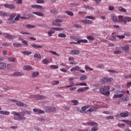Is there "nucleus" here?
Segmentation results:
<instances>
[{
    "mask_svg": "<svg viewBox=\"0 0 131 131\" xmlns=\"http://www.w3.org/2000/svg\"><path fill=\"white\" fill-rule=\"evenodd\" d=\"M110 90V86L108 85H104L103 87L100 88L99 89L100 94L104 96H106V97L110 96V92H109Z\"/></svg>",
    "mask_w": 131,
    "mask_h": 131,
    "instance_id": "f257e3e1",
    "label": "nucleus"
},
{
    "mask_svg": "<svg viewBox=\"0 0 131 131\" xmlns=\"http://www.w3.org/2000/svg\"><path fill=\"white\" fill-rule=\"evenodd\" d=\"M11 114L14 115V119L15 120H26V118L25 117H21V114L17 112H12Z\"/></svg>",
    "mask_w": 131,
    "mask_h": 131,
    "instance_id": "f03ea898",
    "label": "nucleus"
},
{
    "mask_svg": "<svg viewBox=\"0 0 131 131\" xmlns=\"http://www.w3.org/2000/svg\"><path fill=\"white\" fill-rule=\"evenodd\" d=\"M119 21L120 22H123L124 24H126L127 22H131V17L125 16L123 17V16L120 15L118 16Z\"/></svg>",
    "mask_w": 131,
    "mask_h": 131,
    "instance_id": "7ed1b4c3",
    "label": "nucleus"
},
{
    "mask_svg": "<svg viewBox=\"0 0 131 131\" xmlns=\"http://www.w3.org/2000/svg\"><path fill=\"white\" fill-rule=\"evenodd\" d=\"M4 35V37L7 39H14V38H17V36H13V35H9L7 33L2 34Z\"/></svg>",
    "mask_w": 131,
    "mask_h": 131,
    "instance_id": "20e7f679",
    "label": "nucleus"
},
{
    "mask_svg": "<svg viewBox=\"0 0 131 131\" xmlns=\"http://www.w3.org/2000/svg\"><path fill=\"white\" fill-rule=\"evenodd\" d=\"M113 80H114V79L112 77H108V78L103 77L101 79V81L104 83L111 82V81H113Z\"/></svg>",
    "mask_w": 131,
    "mask_h": 131,
    "instance_id": "39448f33",
    "label": "nucleus"
},
{
    "mask_svg": "<svg viewBox=\"0 0 131 131\" xmlns=\"http://www.w3.org/2000/svg\"><path fill=\"white\" fill-rule=\"evenodd\" d=\"M121 49L124 51V53L126 54H127L128 52H129V50H130V48H129V46L127 45H125V46L121 47Z\"/></svg>",
    "mask_w": 131,
    "mask_h": 131,
    "instance_id": "423d86ee",
    "label": "nucleus"
},
{
    "mask_svg": "<svg viewBox=\"0 0 131 131\" xmlns=\"http://www.w3.org/2000/svg\"><path fill=\"white\" fill-rule=\"evenodd\" d=\"M46 112L50 113V112H55L56 111V108L51 107V106H47L45 108Z\"/></svg>",
    "mask_w": 131,
    "mask_h": 131,
    "instance_id": "0eeeda50",
    "label": "nucleus"
},
{
    "mask_svg": "<svg viewBox=\"0 0 131 131\" xmlns=\"http://www.w3.org/2000/svg\"><path fill=\"white\" fill-rule=\"evenodd\" d=\"M34 98L36 100H45L46 99V97L42 95H34Z\"/></svg>",
    "mask_w": 131,
    "mask_h": 131,
    "instance_id": "6e6552de",
    "label": "nucleus"
},
{
    "mask_svg": "<svg viewBox=\"0 0 131 131\" xmlns=\"http://www.w3.org/2000/svg\"><path fill=\"white\" fill-rule=\"evenodd\" d=\"M16 105L18 106L24 107V108H27L28 107L27 104H25L22 102H16Z\"/></svg>",
    "mask_w": 131,
    "mask_h": 131,
    "instance_id": "1a4fd4ad",
    "label": "nucleus"
},
{
    "mask_svg": "<svg viewBox=\"0 0 131 131\" xmlns=\"http://www.w3.org/2000/svg\"><path fill=\"white\" fill-rule=\"evenodd\" d=\"M128 115H129V113H128L127 111H125L124 113H121L120 114V116L123 118L127 117Z\"/></svg>",
    "mask_w": 131,
    "mask_h": 131,
    "instance_id": "9d476101",
    "label": "nucleus"
},
{
    "mask_svg": "<svg viewBox=\"0 0 131 131\" xmlns=\"http://www.w3.org/2000/svg\"><path fill=\"white\" fill-rule=\"evenodd\" d=\"M31 8H32V9H39L40 10H42L43 9L42 6L36 5H31Z\"/></svg>",
    "mask_w": 131,
    "mask_h": 131,
    "instance_id": "9b49d317",
    "label": "nucleus"
},
{
    "mask_svg": "<svg viewBox=\"0 0 131 131\" xmlns=\"http://www.w3.org/2000/svg\"><path fill=\"white\" fill-rule=\"evenodd\" d=\"M87 124L89 125L90 126H98V123L94 121L88 122H87Z\"/></svg>",
    "mask_w": 131,
    "mask_h": 131,
    "instance_id": "f8f14e48",
    "label": "nucleus"
},
{
    "mask_svg": "<svg viewBox=\"0 0 131 131\" xmlns=\"http://www.w3.org/2000/svg\"><path fill=\"white\" fill-rule=\"evenodd\" d=\"M33 111L35 112V113H37L38 114H43V113H45V111L41 110H38L36 108H34L33 110Z\"/></svg>",
    "mask_w": 131,
    "mask_h": 131,
    "instance_id": "ddd939ff",
    "label": "nucleus"
},
{
    "mask_svg": "<svg viewBox=\"0 0 131 131\" xmlns=\"http://www.w3.org/2000/svg\"><path fill=\"white\" fill-rule=\"evenodd\" d=\"M1 17H8L9 14L5 11H0Z\"/></svg>",
    "mask_w": 131,
    "mask_h": 131,
    "instance_id": "4468645a",
    "label": "nucleus"
},
{
    "mask_svg": "<svg viewBox=\"0 0 131 131\" xmlns=\"http://www.w3.org/2000/svg\"><path fill=\"white\" fill-rule=\"evenodd\" d=\"M24 75V73L16 72L13 73V76H23Z\"/></svg>",
    "mask_w": 131,
    "mask_h": 131,
    "instance_id": "2eb2a0df",
    "label": "nucleus"
},
{
    "mask_svg": "<svg viewBox=\"0 0 131 131\" xmlns=\"http://www.w3.org/2000/svg\"><path fill=\"white\" fill-rule=\"evenodd\" d=\"M79 51L77 50H73L71 52V55H79Z\"/></svg>",
    "mask_w": 131,
    "mask_h": 131,
    "instance_id": "dca6fc26",
    "label": "nucleus"
},
{
    "mask_svg": "<svg viewBox=\"0 0 131 131\" xmlns=\"http://www.w3.org/2000/svg\"><path fill=\"white\" fill-rule=\"evenodd\" d=\"M7 64L4 62H0V69H6Z\"/></svg>",
    "mask_w": 131,
    "mask_h": 131,
    "instance_id": "f3484780",
    "label": "nucleus"
},
{
    "mask_svg": "<svg viewBox=\"0 0 131 131\" xmlns=\"http://www.w3.org/2000/svg\"><path fill=\"white\" fill-rule=\"evenodd\" d=\"M39 73L38 72H33L32 73L31 76L33 78H34L35 77H37L38 75H39Z\"/></svg>",
    "mask_w": 131,
    "mask_h": 131,
    "instance_id": "a211bd4d",
    "label": "nucleus"
},
{
    "mask_svg": "<svg viewBox=\"0 0 131 131\" xmlns=\"http://www.w3.org/2000/svg\"><path fill=\"white\" fill-rule=\"evenodd\" d=\"M91 107H92V106H91L90 105H86V106L82 107L81 110H82V111H86V110L89 109V108H91Z\"/></svg>",
    "mask_w": 131,
    "mask_h": 131,
    "instance_id": "6ab92c4d",
    "label": "nucleus"
},
{
    "mask_svg": "<svg viewBox=\"0 0 131 131\" xmlns=\"http://www.w3.org/2000/svg\"><path fill=\"white\" fill-rule=\"evenodd\" d=\"M32 47L34 48L35 49H41L42 48V46L41 45H36L35 44H32Z\"/></svg>",
    "mask_w": 131,
    "mask_h": 131,
    "instance_id": "aec40b11",
    "label": "nucleus"
},
{
    "mask_svg": "<svg viewBox=\"0 0 131 131\" xmlns=\"http://www.w3.org/2000/svg\"><path fill=\"white\" fill-rule=\"evenodd\" d=\"M80 69V68H79V66H76V67H73L71 69V71L72 72L73 71H77L78 70H79Z\"/></svg>",
    "mask_w": 131,
    "mask_h": 131,
    "instance_id": "412c9836",
    "label": "nucleus"
},
{
    "mask_svg": "<svg viewBox=\"0 0 131 131\" xmlns=\"http://www.w3.org/2000/svg\"><path fill=\"white\" fill-rule=\"evenodd\" d=\"M0 114H3V115H9L10 113L9 111H1Z\"/></svg>",
    "mask_w": 131,
    "mask_h": 131,
    "instance_id": "4be33fe9",
    "label": "nucleus"
},
{
    "mask_svg": "<svg viewBox=\"0 0 131 131\" xmlns=\"http://www.w3.org/2000/svg\"><path fill=\"white\" fill-rule=\"evenodd\" d=\"M51 29L52 30H55L56 31H61V30H64V29L63 28H51Z\"/></svg>",
    "mask_w": 131,
    "mask_h": 131,
    "instance_id": "5701e85b",
    "label": "nucleus"
},
{
    "mask_svg": "<svg viewBox=\"0 0 131 131\" xmlns=\"http://www.w3.org/2000/svg\"><path fill=\"white\" fill-rule=\"evenodd\" d=\"M19 40H21V42H23V43H24V45H25V46H28V42H27V41L23 39L22 38L19 37Z\"/></svg>",
    "mask_w": 131,
    "mask_h": 131,
    "instance_id": "b1692460",
    "label": "nucleus"
},
{
    "mask_svg": "<svg viewBox=\"0 0 131 131\" xmlns=\"http://www.w3.org/2000/svg\"><path fill=\"white\" fill-rule=\"evenodd\" d=\"M32 14L37 15V16H39V17H43V14L41 12H32Z\"/></svg>",
    "mask_w": 131,
    "mask_h": 131,
    "instance_id": "393cba45",
    "label": "nucleus"
},
{
    "mask_svg": "<svg viewBox=\"0 0 131 131\" xmlns=\"http://www.w3.org/2000/svg\"><path fill=\"white\" fill-rule=\"evenodd\" d=\"M24 70H32L31 66H26L24 67Z\"/></svg>",
    "mask_w": 131,
    "mask_h": 131,
    "instance_id": "a878e982",
    "label": "nucleus"
},
{
    "mask_svg": "<svg viewBox=\"0 0 131 131\" xmlns=\"http://www.w3.org/2000/svg\"><path fill=\"white\" fill-rule=\"evenodd\" d=\"M42 62L45 65H48L50 63V61L47 59H44L42 60Z\"/></svg>",
    "mask_w": 131,
    "mask_h": 131,
    "instance_id": "bb28decb",
    "label": "nucleus"
},
{
    "mask_svg": "<svg viewBox=\"0 0 131 131\" xmlns=\"http://www.w3.org/2000/svg\"><path fill=\"white\" fill-rule=\"evenodd\" d=\"M122 97H123V94L115 95L113 99H117V98H121Z\"/></svg>",
    "mask_w": 131,
    "mask_h": 131,
    "instance_id": "cd10ccee",
    "label": "nucleus"
},
{
    "mask_svg": "<svg viewBox=\"0 0 131 131\" xmlns=\"http://www.w3.org/2000/svg\"><path fill=\"white\" fill-rule=\"evenodd\" d=\"M8 60L10 62H15L16 61V58H15V57H9L8 58Z\"/></svg>",
    "mask_w": 131,
    "mask_h": 131,
    "instance_id": "c85d7f7f",
    "label": "nucleus"
},
{
    "mask_svg": "<svg viewBox=\"0 0 131 131\" xmlns=\"http://www.w3.org/2000/svg\"><path fill=\"white\" fill-rule=\"evenodd\" d=\"M118 10L120 12H123V13H125L126 12V9L123 8L122 7H119Z\"/></svg>",
    "mask_w": 131,
    "mask_h": 131,
    "instance_id": "c756f323",
    "label": "nucleus"
},
{
    "mask_svg": "<svg viewBox=\"0 0 131 131\" xmlns=\"http://www.w3.org/2000/svg\"><path fill=\"white\" fill-rule=\"evenodd\" d=\"M122 122H125V123H127L129 125H131V121L128 120H122Z\"/></svg>",
    "mask_w": 131,
    "mask_h": 131,
    "instance_id": "7c9ffc66",
    "label": "nucleus"
},
{
    "mask_svg": "<svg viewBox=\"0 0 131 131\" xmlns=\"http://www.w3.org/2000/svg\"><path fill=\"white\" fill-rule=\"evenodd\" d=\"M75 85H81V86H88V84L85 82H82L79 84H76Z\"/></svg>",
    "mask_w": 131,
    "mask_h": 131,
    "instance_id": "2f4dec72",
    "label": "nucleus"
},
{
    "mask_svg": "<svg viewBox=\"0 0 131 131\" xmlns=\"http://www.w3.org/2000/svg\"><path fill=\"white\" fill-rule=\"evenodd\" d=\"M16 16H17L16 14H13L10 15V17L9 18V20L10 21L13 20V19H14V18H15Z\"/></svg>",
    "mask_w": 131,
    "mask_h": 131,
    "instance_id": "473e14b6",
    "label": "nucleus"
},
{
    "mask_svg": "<svg viewBox=\"0 0 131 131\" xmlns=\"http://www.w3.org/2000/svg\"><path fill=\"white\" fill-rule=\"evenodd\" d=\"M8 9L10 10H15V9H16V7L14 6V4H10L9 5Z\"/></svg>",
    "mask_w": 131,
    "mask_h": 131,
    "instance_id": "72a5a7b5",
    "label": "nucleus"
},
{
    "mask_svg": "<svg viewBox=\"0 0 131 131\" xmlns=\"http://www.w3.org/2000/svg\"><path fill=\"white\" fill-rule=\"evenodd\" d=\"M34 58H37L38 59H41V55H40V54H38L37 53H36L34 55Z\"/></svg>",
    "mask_w": 131,
    "mask_h": 131,
    "instance_id": "f704fd0d",
    "label": "nucleus"
},
{
    "mask_svg": "<svg viewBox=\"0 0 131 131\" xmlns=\"http://www.w3.org/2000/svg\"><path fill=\"white\" fill-rule=\"evenodd\" d=\"M50 53H51V54H52L53 55H54V56H56L57 57H59V54L57 53V52H56V51H50Z\"/></svg>",
    "mask_w": 131,
    "mask_h": 131,
    "instance_id": "c9c22d12",
    "label": "nucleus"
},
{
    "mask_svg": "<svg viewBox=\"0 0 131 131\" xmlns=\"http://www.w3.org/2000/svg\"><path fill=\"white\" fill-rule=\"evenodd\" d=\"M85 70H86V71H88V70H90V71H93V70H94V69H93L92 68H90L88 66H85Z\"/></svg>",
    "mask_w": 131,
    "mask_h": 131,
    "instance_id": "e433bc0d",
    "label": "nucleus"
},
{
    "mask_svg": "<svg viewBox=\"0 0 131 131\" xmlns=\"http://www.w3.org/2000/svg\"><path fill=\"white\" fill-rule=\"evenodd\" d=\"M72 103H74V106H76V105H78L79 102L77 100H73L71 101Z\"/></svg>",
    "mask_w": 131,
    "mask_h": 131,
    "instance_id": "4c0bfd02",
    "label": "nucleus"
},
{
    "mask_svg": "<svg viewBox=\"0 0 131 131\" xmlns=\"http://www.w3.org/2000/svg\"><path fill=\"white\" fill-rule=\"evenodd\" d=\"M58 37H62L65 38L66 37V34L65 33H60L58 35Z\"/></svg>",
    "mask_w": 131,
    "mask_h": 131,
    "instance_id": "58836bf2",
    "label": "nucleus"
},
{
    "mask_svg": "<svg viewBox=\"0 0 131 131\" xmlns=\"http://www.w3.org/2000/svg\"><path fill=\"white\" fill-rule=\"evenodd\" d=\"M26 27L27 28H29V29L35 28V26H33L29 24L26 25Z\"/></svg>",
    "mask_w": 131,
    "mask_h": 131,
    "instance_id": "ea45409f",
    "label": "nucleus"
},
{
    "mask_svg": "<svg viewBox=\"0 0 131 131\" xmlns=\"http://www.w3.org/2000/svg\"><path fill=\"white\" fill-rule=\"evenodd\" d=\"M2 46L4 47H11L12 45L10 43L4 42L2 43Z\"/></svg>",
    "mask_w": 131,
    "mask_h": 131,
    "instance_id": "a19ab883",
    "label": "nucleus"
},
{
    "mask_svg": "<svg viewBox=\"0 0 131 131\" xmlns=\"http://www.w3.org/2000/svg\"><path fill=\"white\" fill-rule=\"evenodd\" d=\"M70 83V84L69 85L66 86V88H71V86H74L75 85L74 82L71 81Z\"/></svg>",
    "mask_w": 131,
    "mask_h": 131,
    "instance_id": "79ce46f5",
    "label": "nucleus"
},
{
    "mask_svg": "<svg viewBox=\"0 0 131 131\" xmlns=\"http://www.w3.org/2000/svg\"><path fill=\"white\" fill-rule=\"evenodd\" d=\"M86 79V75H82L80 78V80H85Z\"/></svg>",
    "mask_w": 131,
    "mask_h": 131,
    "instance_id": "37998d69",
    "label": "nucleus"
},
{
    "mask_svg": "<svg viewBox=\"0 0 131 131\" xmlns=\"http://www.w3.org/2000/svg\"><path fill=\"white\" fill-rule=\"evenodd\" d=\"M122 52L120 50H116L114 52V54L115 55H119V54H121Z\"/></svg>",
    "mask_w": 131,
    "mask_h": 131,
    "instance_id": "c03bdc74",
    "label": "nucleus"
},
{
    "mask_svg": "<svg viewBox=\"0 0 131 131\" xmlns=\"http://www.w3.org/2000/svg\"><path fill=\"white\" fill-rule=\"evenodd\" d=\"M84 8L85 9H88V10H94V8L93 7H91L89 5H84Z\"/></svg>",
    "mask_w": 131,
    "mask_h": 131,
    "instance_id": "a18cd8bd",
    "label": "nucleus"
},
{
    "mask_svg": "<svg viewBox=\"0 0 131 131\" xmlns=\"http://www.w3.org/2000/svg\"><path fill=\"white\" fill-rule=\"evenodd\" d=\"M87 39H89V40H95L94 36L91 35L87 36Z\"/></svg>",
    "mask_w": 131,
    "mask_h": 131,
    "instance_id": "49530a36",
    "label": "nucleus"
},
{
    "mask_svg": "<svg viewBox=\"0 0 131 131\" xmlns=\"http://www.w3.org/2000/svg\"><path fill=\"white\" fill-rule=\"evenodd\" d=\"M66 14H67V15H69V16H73L74 15L73 12L71 11H66Z\"/></svg>",
    "mask_w": 131,
    "mask_h": 131,
    "instance_id": "de8ad7c7",
    "label": "nucleus"
},
{
    "mask_svg": "<svg viewBox=\"0 0 131 131\" xmlns=\"http://www.w3.org/2000/svg\"><path fill=\"white\" fill-rule=\"evenodd\" d=\"M22 44L21 43H13V47H15L16 48H18L19 47H21Z\"/></svg>",
    "mask_w": 131,
    "mask_h": 131,
    "instance_id": "09e8293b",
    "label": "nucleus"
},
{
    "mask_svg": "<svg viewBox=\"0 0 131 131\" xmlns=\"http://www.w3.org/2000/svg\"><path fill=\"white\" fill-rule=\"evenodd\" d=\"M23 54H24V55H31L32 53L29 51H24L23 52Z\"/></svg>",
    "mask_w": 131,
    "mask_h": 131,
    "instance_id": "8fccbe9b",
    "label": "nucleus"
},
{
    "mask_svg": "<svg viewBox=\"0 0 131 131\" xmlns=\"http://www.w3.org/2000/svg\"><path fill=\"white\" fill-rule=\"evenodd\" d=\"M50 68H53V69H58V68H59V67L56 65H51L50 66Z\"/></svg>",
    "mask_w": 131,
    "mask_h": 131,
    "instance_id": "3c124183",
    "label": "nucleus"
},
{
    "mask_svg": "<svg viewBox=\"0 0 131 131\" xmlns=\"http://www.w3.org/2000/svg\"><path fill=\"white\" fill-rule=\"evenodd\" d=\"M128 100H129V98L128 97L122 98V101H123V102H126V101H128Z\"/></svg>",
    "mask_w": 131,
    "mask_h": 131,
    "instance_id": "603ef678",
    "label": "nucleus"
},
{
    "mask_svg": "<svg viewBox=\"0 0 131 131\" xmlns=\"http://www.w3.org/2000/svg\"><path fill=\"white\" fill-rule=\"evenodd\" d=\"M124 78L125 79H128L129 78H131V73L129 74V75H125L124 76Z\"/></svg>",
    "mask_w": 131,
    "mask_h": 131,
    "instance_id": "864d4df0",
    "label": "nucleus"
},
{
    "mask_svg": "<svg viewBox=\"0 0 131 131\" xmlns=\"http://www.w3.org/2000/svg\"><path fill=\"white\" fill-rule=\"evenodd\" d=\"M112 19L113 21H117V16H115V15H113L112 16Z\"/></svg>",
    "mask_w": 131,
    "mask_h": 131,
    "instance_id": "5fc2aeb1",
    "label": "nucleus"
},
{
    "mask_svg": "<svg viewBox=\"0 0 131 131\" xmlns=\"http://www.w3.org/2000/svg\"><path fill=\"white\" fill-rule=\"evenodd\" d=\"M74 26H75V27H76L77 28H82V26H80L77 24H75Z\"/></svg>",
    "mask_w": 131,
    "mask_h": 131,
    "instance_id": "6e6d98bb",
    "label": "nucleus"
},
{
    "mask_svg": "<svg viewBox=\"0 0 131 131\" xmlns=\"http://www.w3.org/2000/svg\"><path fill=\"white\" fill-rule=\"evenodd\" d=\"M77 91L78 92V93H83V92H84V89H83V88H80Z\"/></svg>",
    "mask_w": 131,
    "mask_h": 131,
    "instance_id": "4d7b16f0",
    "label": "nucleus"
},
{
    "mask_svg": "<svg viewBox=\"0 0 131 131\" xmlns=\"http://www.w3.org/2000/svg\"><path fill=\"white\" fill-rule=\"evenodd\" d=\"M85 18H86V19H91V20H95V19H96L95 17L90 16H87L85 17Z\"/></svg>",
    "mask_w": 131,
    "mask_h": 131,
    "instance_id": "13d9d810",
    "label": "nucleus"
},
{
    "mask_svg": "<svg viewBox=\"0 0 131 131\" xmlns=\"http://www.w3.org/2000/svg\"><path fill=\"white\" fill-rule=\"evenodd\" d=\"M63 21V20H61V19H57L55 20V21H54L53 22H55V23H61V22H62Z\"/></svg>",
    "mask_w": 131,
    "mask_h": 131,
    "instance_id": "bf43d9fd",
    "label": "nucleus"
},
{
    "mask_svg": "<svg viewBox=\"0 0 131 131\" xmlns=\"http://www.w3.org/2000/svg\"><path fill=\"white\" fill-rule=\"evenodd\" d=\"M37 4H43L45 3V1L43 0H37L36 1Z\"/></svg>",
    "mask_w": 131,
    "mask_h": 131,
    "instance_id": "052dcab7",
    "label": "nucleus"
},
{
    "mask_svg": "<svg viewBox=\"0 0 131 131\" xmlns=\"http://www.w3.org/2000/svg\"><path fill=\"white\" fill-rule=\"evenodd\" d=\"M52 25H54L55 26H62V25H61V24H57L55 22H53Z\"/></svg>",
    "mask_w": 131,
    "mask_h": 131,
    "instance_id": "680f3d73",
    "label": "nucleus"
},
{
    "mask_svg": "<svg viewBox=\"0 0 131 131\" xmlns=\"http://www.w3.org/2000/svg\"><path fill=\"white\" fill-rule=\"evenodd\" d=\"M99 129L97 127H93L92 128L91 131H97Z\"/></svg>",
    "mask_w": 131,
    "mask_h": 131,
    "instance_id": "e2e57ef3",
    "label": "nucleus"
},
{
    "mask_svg": "<svg viewBox=\"0 0 131 131\" xmlns=\"http://www.w3.org/2000/svg\"><path fill=\"white\" fill-rule=\"evenodd\" d=\"M20 14H18L17 15V16L14 18V20H15V21H18V20H20Z\"/></svg>",
    "mask_w": 131,
    "mask_h": 131,
    "instance_id": "0e129e2a",
    "label": "nucleus"
},
{
    "mask_svg": "<svg viewBox=\"0 0 131 131\" xmlns=\"http://www.w3.org/2000/svg\"><path fill=\"white\" fill-rule=\"evenodd\" d=\"M93 21L90 19H86V24H92Z\"/></svg>",
    "mask_w": 131,
    "mask_h": 131,
    "instance_id": "69168bd1",
    "label": "nucleus"
},
{
    "mask_svg": "<svg viewBox=\"0 0 131 131\" xmlns=\"http://www.w3.org/2000/svg\"><path fill=\"white\" fill-rule=\"evenodd\" d=\"M106 119H114V116H107Z\"/></svg>",
    "mask_w": 131,
    "mask_h": 131,
    "instance_id": "338daca9",
    "label": "nucleus"
},
{
    "mask_svg": "<svg viewBox=\"0 0 131 131\" xmlns=\"http://www.w3.org/2000/svg\"><path fill=\"white\" fill-rule=\"evenodd\" d=\"M97 68H104V64H99L97 67Z\"/></svg>",
    "mask_w": 131,
    "mask_h": 131,
    "instance_id": "774afa93",
    "label": "nucleus"
}]
</instances>
